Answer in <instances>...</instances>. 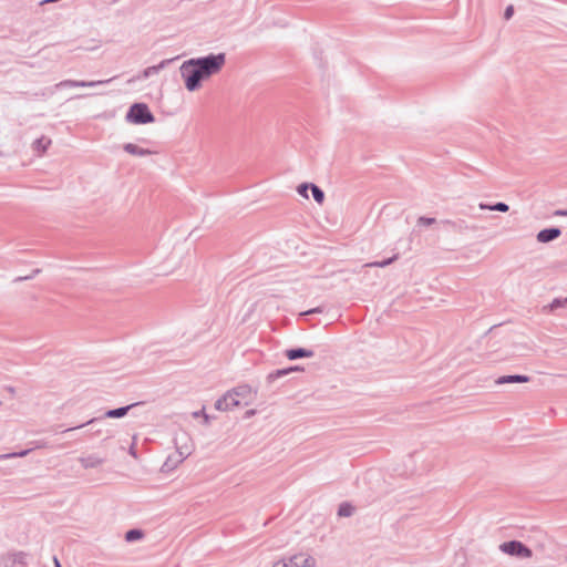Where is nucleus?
I'll return each instance as SVG.
<instances>
[{
	"mask_svg": "<svg viewBox=\"0 0 567 567\" xmlns=\"http://www.w3.org/2000/svg\"><path fill=\"white\" fill-rule=\"evenodd\" d=\"M225 64V54H212L206 58L190 59L181 66L185 86L193 92L200 87L202 81L218 73Z\"/></svg>",
	"mask_w": 567,
	"mask_h": 567,
	"instance_id": "nucleus-1",
	"label": "nucleus"
},
{
	"mask_svg": "<svg viewBox=\"0 0 567 567\" xmlns=\"http://www.w3.org/2000/svg\"><path fill=\"white\" fill-rule=\"evenodd\" d=\"M316 560L306 553H299L290 557H284L274 563L272 567H315Z\"/></svg>",
	"mask_w": 567,
	"mask_h": 567,
	"instance_id": "nucleus-2",
	"label": "nucleus"
},
{
	"mask_svg": "<svg viewBox=\"0 0 567 567\" xmlns=\"http://www.w3.org/2000/svg\"><path fill=\"white\" fill-rule=\"evenodd\" d=\"M127 118L128 121L136 124H146L154 122V116L151 113L148 106L143 103L134 104L127 114Z\"/></svg>",
	"mask_w": 567,
	"mask_h": 567,
	"instance_id": "nucleus-3",
	"label": "nucleus"
},
{
	"mask_svg": "<svg viewBox=\"0 0 567 567\" xmlns=\"http://www.w3.org/2000/svg\"><path fill=\"white\" fill-rule=\"evenodd\" d=\"M499 548L502 551L511 556H518L523 558L532 557V550L528 547H526L523 543L517 540L503 543Z\"/></svg>",
	"mask_w": 567,
	"mask_h": 567,
	"instance_id": "nucleus-4",
	"label": "nucleus"
},
{
	"mask_svg": "<svg viewBox=\"0 0 567 567\" xmlns=\"http://www.w3.org/2000/svg\"><path fill=\"white\" fill-rule=\"evenodd\" d=\"M243 399V393L235 390L228 392L226 395H224L223 399L218 400L216 403V408L218 410H231L239 406L241 404Z\"/></svg>",
	"mask_w": 567,
	"mask_h": 567,
	"instance_id": "nucleus-5",
	"label": "nucleus"
},
{
	"mask_svg": "<svg viewBox=\"0 0 567 567\" xmlns=\"http://www.w3.org/2000/svg\"><path fill=\"white\" fill-rule=\"evenodd\" d=\"M559 235L560 230L557 228L544 229L538 233L537 239L540 243H547L557 238Z\"/></svg>",
	"mask_w": 567,
	"mask_h": 567,
	"instance_id": "nucleus-6",
	"label": "nucleus"
},
{
	"mask_svg": "<svg viewBox=\"0 0 567 567\" xmlns=\"http://www.w3.org/2000/svg\"><path fill=\"white\" fill-rule=\"evenodd\" d=\"M50 144L51 141L49 138L41 137L34 142L33 150L40 156L47 151Z\"/></svg>",
	"mask_w": 567,
	"mask_h": 567,
	"instance_id": "nucleus-7",
	"label": "nucleus"
},
{
	"mask_svg": "<svg viewBox=\"0 0 567 567\" xmlns=\"http://www.w3.org/2000/svg\"><path fill=\"white\" fill-rule=\"evenodd\" d=\"M286 355L288 357V359L295 360V359H298V358L311 357L312 352L311 351H307L305 349H291V350L287 351Z\"/></svg>",
	"mask_w": 567,
	"mask_h": 567,
	"instance_id": "nucleus-8",
	"label": "nucleus"
},
{
	"mask_svg": "<svg viewBox=\"0 0 567 567\" xmlns=\"http://www.w3.org/2000/svg\"><path fill=\"white\" fill-rule=\"evenodd\" d=\"M528 378L525 375H508V377H502L499 378L496 383L503 384V383H511V382H528Z\"/></svg>",
	"mask_w": 567,
	"mask_h": 567,
	"instance_id": "nucleus-9",
	"label": "nucleus"
},
{
	"mask_svg": "<svg viewBox=\"0 0 567 567\" xmlns=\"http://www.w3.org/2000/svg\"><path fill=\"white\" fill-rule=\"evenodd\" d=\"M124 150H125L127 153L132 154V155H140V156H142V155H146V154L148 153V152H146V151H144V150H142V148H140L137 145H135V144H131V143H130V144H126V145L124 146Z\"/></svg>",
	"mask_w": 567,
	"mask_h": 567,
	"instance_id": "nucleus-10",
	"label": "nucleus"
},
{
	"mask_svg": "<svg viewBox=\"0 0 567 567\" xmlns=\"http://www.w3.org/2000/svg\"><path fill=\"white\" fill-rule=\"evenodd\" d=\"M311 192L316 202L322 204L324 199L323 192L316 185H311Z\"/></svg>",
	"mask_w": 567,
	"mask_h": 567,
	"instance_id": "nucleus-11",
	"label": "nucleus"
},
{
	"mask_svg": "<svg viewBox=\"0 0 567 567\" xmlns=\"http://www.w3.org/2000/svg\"><path fill=\"white\" fill-rule=\"evenodd\" d=\"M480 207L482 209L498 210V212H504V213L508 210V206L504 203H497L494 206H486V205L481 204Z\"/></svg>",
	"mask_w": 567,
	"mask_h": 567,
	"instance_id": "nucleus-12",
	"label": "nucleus"
},
{
	"mask_svg": "<svg viewBox=\"0 0 567 567\" xmlns=\"http://www.w3.org/2000/svg\"><path fill=\"white\" fill-rule=\"evenodd\" d=\"M127 410H128V406L127 408H120V409L111 410V411H109L106 413V415L109 417H121V416L126 414Z\"/></svg>",
	"mask_w": 567,
	"mask_h": 567,
	"instance_id": "nucleus-13",
	"label": "nucleus"
},
{
	"mask_svg": "<svg viewBox=\"0 0 567 567\" xmlns=\"http://www.w3.org/2000/svg\"><path fill=\"white\" fill-rule=\"evenodd\" d=\"M353 513V507L350 504H342L339 507V515L340 516H350Z\"/></svg>",
	"mask_w": 567,
	"mask_h": 567,
	"instance_id": "nucleus-14",
	"label": "nucleus"
},
{
	"mask_svg": "<svg viewBox=\"0 0 567 567\" xmlns=\"http://www.w3.org/2000/svg\"><path fill=\"white\" fill-rule=\"evenodd\" d=\"M141 537H142V533L136 529H132V530L127 532L126 536H125L126 540H128V542L140 539Z\"/></svg>",
	"mask_w": 567,
	"mask_h": 567,
	"instance_id": "nucleus-15",
	"label": "nucleus"
},
{
	"mask_svg": "<svg viewBox=\"0 0 567 567\" xmlns=\"http://www.w3.org/2000/svg\"><path fill=\"white\" fill-rule=\"evenodd\" d=\"M565 302H567V299L565 301L554 300L549 306L545 307V309H548L549 311H553L557 307L563 306Z\"/></svg>",
	"mask_w": 567,
	"mask_h": 567,
	"instance_id": "nucleus-16",
	"label": "nucleus"
},
{
	"mask_svg": "<svg viewBox=\"0 0 567 567\" xmlns=\"http://www.w3.org/2000/svg\"><path fill=\"white\" fill-rule=\"evenodd\" d=\"M514 14V7L513 6H508L505 10V13H504V18L506 20H509Z\"/></svg>",
	"mask_w": 567,
	"mask_h": 567,
	"instance_id": "nucleus-17",
	"label": "nucleus"
},
{
	"mask_svg": "<svg viewBox=\"0 0 567 567\" xmlns=\"http://www.w3.org/2000/svg\"><path fill=\"white\" fill-rule=\"evenodd\" d=\"M307 189H308V186H307L306 184H302V185H300V186L298 187V193H299L301 196H303V197L308 198Z\"/></svg>",
	"mask_w": 567,
	"mask_h": 567,
	"instance_id": "nucleus-18",
	"label": "nucleus"
},
{
	"mask_svg": "<svg viewBox=\"0 0 567 567\" xmlns=\"http://www.w3.org/2000/svg\"><path fill=\"white\" fill-rule=\"evenodd\" d=\"M391 261H392V259H389V260L383 261V262L368 264L367 266H369V267H384V266L389 265Z\"/></svg>",
	"mask_w": 567,
	"mask_h": 567,
	"instance_id": "nucleus-19",
	"label": "nucleus"
},
{
	"mask_svg": "<svg viewBox=\"0 0 567 567\" xmlns=\"http://www.w3.org/2000/svg\"><path fill=\"white\" fill-rule=\"evenodd\" d=\"M434 221H435V219H434V218H424V217L420 218V223H422V224H424V225H431V224H433Z\"/></svg>",
	"mask_w": 567,
	"mask_h": 567,
	"instance_id": "nucleus-20",
	"label": "nucleus"
},
{
	"mask_svg": "<svg viewBox=\"0 0 567 567\" xmlns=\"http://www.w3.org/2000/svg\"><path fill=\"white\" fill-rule=\"evenodd\" d=\"M27 453H28L27 451H23L21 453L8 454V455L1 456V458H3V457H14V456H24V455H27Z\"/></svg>",
	"mask_w": 567,
	"mask_h": 567,
	"instance_id": "nucleus-21",
	"label": "nucleus"
},
{
	"mask_svg": "<svg viewBox=\"0 0 567 567\" xmlns=\"http://www.w3.org/2000/svg\"><path fill=\"white\" fill-rule=\"evenodd\" d=\"M54 565H55V567H61V565H60V563H59L58 558H54Z\"/></svg>",
	"mask_w": 567,
	"mask_h": 567,
	"instance_id": "nucleus-22",
	"label": "nucleus"
}]
</instances>
